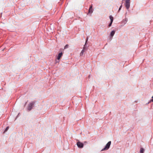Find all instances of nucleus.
Segmentation results:
<instances>
[{"label": "nucleus", "mask_w": 153, "mask_h": 153, "mask_svg": "<svg viewBox=\"0 0 153 153\" xmlns=\"http://www.w3.org/2000/svg\"><path fill=\"white\" fill-rule=\"evenodd\" d=\"M109 18L111 20V22L108 25L109 27L111 26L113 21V17L112 16H109Z\"/></svg>", "instance_id": "39448f33"}, {"label": "nucleus", "mask_w": 153, "mask_h": 153, "mask_svg": "<svg viewBox=\"0 0 153 153\" xmlns=\"http://www.w3.org/2000/svg\"><path fill=\"white\" fill-rule=\"evenodd\" d=\"M77 145L78 147L80 148H83L84 146L83 143L79 141L77 143Z\"/></svg>", "instance_id": "20e7f679"}, {"label": "nucleus", "mask_w": 153, "mask_h": 153, "mask_svg": "<svg viewBox=\"0 0 153 153\" xmlns=\"http://www.w3.org/2000/svg\"><path fill=\"white\" fill-rule=\"evenodd\" d=\"M144 151V149L143 148H141L140 149V153H143Z\"/></svg>", "instance_id": "1a4fd4ad"}, {"label": "nucleus", "mask_w": 153, "mask_h": 153, "mask_svg": "<svg viewBox=\"0 0 153 153\" xmlns=\"http://www.w3.org/2000/svg\"><path fill=\"white\" fill-rule=\"evenodd\" d=\"M85 47H84V48H83L82 50V51L81 52L80 54V56H82L83 55L84 52L85 51Z\"/></svg>", "instance_id": "0eeeda50"}, {"label": "nucleus", "mask_w": 153, "mask_h": 153, "mask_svg": "<svg viewBox=\"0 0 153 153\" xmlns=\"http://www.w3.org/2000/svg\"><path fill=\"white\" fill-rule=\"evenodd\" d=\"M35 103V102H33L30 103L28 105L27 109L29 111L32 108V107Z\"/></svg>", "instance_id": "f03ea898"}, {"label": "nucleus", "mask_w": 153, "mask_h": 153, "mask_svg": "<svg viewBox=\"0 0 153 153\" xmlns=\"http://www.w3.org/2000/svg\"><path fill=\"white\" fill-rule=\"evenodd\" d=\"M8 128H9V127H7L5 129L4 131V132H6L8 130Z\"/></svg>", "instance_id": "f8f14e48"}, {"label": "nucleus", "mask_w": 153, "mask_h": 153, "mask_svg": "<svg viewBox=\"0 0 153 153\" xmlns=\"http://www.w3.org/2000/svg\"><path fill=\"white\" fill-rule=\"evenodd\" d=\"M63 53L62 52H61L59 53L57 56V59L58 60H59L60 59V58L62 56Z\"/></svg>", "instance_id": "423d86ee"}, {"label": "nucleus", "mask_w": 153, "mask_h": 153, "mask_svg": "<svg viewBox=\"0 0 153 153\" xmlns=\"http://www.w3.org/2000/svg\"><path fill=\"white\" fill-rule=\"evenodd\" d=\"M121 7H122V6L121 5V6L120 7V8H119V9H118V10H121Z\"/></svg>", "instance_id": "dca6fc26"}, {"label": "nucleus", "mask_w": 153, "mask_h": 153, "mask_svg": "<svg viewBox=\"0 0 153 153\" xmlns=\"http://www.w3.org/2000/svg\"><path fill=\"white\" fill-rule=\"evenodd\" d=\"M115 33V31H114V30L112 31L111 33V34H110L111 36L112 37L113 36Z\"/></svg>", "instance_id": "6e6552de"}, {"label": "nucleus", "mask_w": 153, "mask_h": 153, "mask_svg": "<svg viewBox=\"0 0 153 153\" xmlns=\"http://www.w3.org/2000/svg\"><path fill=\"white\" fill-rule=\"evenodd\" d=\"M89 11H88V13H91H91H92L93 12V11L92 10H88Z\"/></svg>", "instance_id": "9b49d317"}, {"label": "nucleus", "mask_w": 153, "mask_h": 153, "mask_svg": "<svg viewBox=\"0 0 153 153\" xmlns=\"http://www.w3.org/2000/svg\"><path fill=\"white\" fill-rule=\"evenodd\" d=\"M88 39V37H87V38H86V41L85 44L87 42Z\"/></svg>", "instance_id": "2eb2a0df"}, {"label": "nucleus", "mask_w": 153, "mask_h": 153, "mask_svg": "<svg viewBox=\"0 0 153 153\" xmlns=\"http://www.w3.org/2000/svg\"><path fill=\"white\" fill-rule=\"evenodd\" d=\"M68 45H66L64 48V49H65L66 48H68Z\"/></svg>", "instance_id": "9d476101"}, {"label": "nucleus", "mask_w": 153, "mask_h": 153, "mask_svg": "<svg viewBox=\"0 0 153 153\" xmlns=\"http://www.w3.org/2000/svg\"><path fill=\"white\" fill-rule=\"evenodd\" d=\"M130 0H126L125 6L127 9H128L129 8L130 5Z\"/></svg>", "instance_id": "7ed1b4c3"}, {"label": "nucleus", "mask_w": 153, "mask_h": 153, "mask_svg": "<svg viewBox=\"0 0 153 153\" xmlns=\"http://www.w3.org/2000/svg\"><path fill=\"white\" fill-rule=\"evenodd\" d=\"M91 8H92V6H91L90 7H89V9H88V10H91Z\"/></svg>", "instance_id": "4468645a"}, {"label": "nucleus", "mask_w": 153, "mask_h": 153, "mask_svg": "<svg viewBox=\"0 0 153 153\" xmlns=\"http://www.w3.org/2000/svg\"><path fill=\"white\" fill-rule=\"evenodd\" d=\"M111 143V141H109L106 144L104 148L101 150V151H103L104 150H108L110 147Z\"/></svg>", "instance_id": "f257e3e1"}, {"label": "nucleus", "mask_w": 153, "mask_h": 153, "mask_svg": "<svg viewBox=\"0 0 153 153\" xmlns=\"http://www.w3.org/2000/svg\"><path fill=\"white\" fill-rule=\"evenodd\" d=\"M152 99L150 100V102H153V96L152 97Z\"/></svg>", "instance_id": "ddd939ff"}]
</instances>
